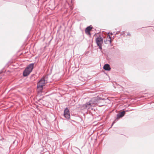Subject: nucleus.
<instances>
[{
    "instance_id": "0eeeda50",
    "label": "nucleus",
    "mask_w": 154,
    "mask_h": 154,
    "mask_svg": "<svg viewBox=\"0 0 154 154\" xmlns=\"http://www.w3.org/2000/svg\"><path fill=\"white\" fill-rule=\"evenodd\" d=\"M31 72L30 71L26 69H25L23 72V76L24 77H26L28 76Z\"/></svg>"
},
{
    "instance_id": "ddd939ff",
    "label": "nucleus",
    "mask_w": 154,
    "mask_h": 154,
    "mask_svg": "<svg viewBox=\"0 0 154 154\" xmlns=\"http://www.w3.org/2000/svg\"><path fill=\"white\" fill-rule=\"evenodd\" d=\"M120 31H117L116 34H115V35H117V34H119V33H120Z\"/></svg>"
},
{
    "instance_id": "2eb2a0df",
    "label": "nucleus",
    "mask_w": 154,
    "mask_h": 154,
    "mask_svg": "<svg viewBox=\"0 0 154 154\" xmlns=\"http://www.w3.org/2000/svg\"><path fill=\"white\" fill-rule=\"evenodd\" d=\"M127 35L130 36L131 34L129 32H128Z\"/></svg>"
},
{
    "instance_id": "4468645a",
    "label": "nucleus",
    "mask_w": 154,
    "mask_h": 154,
    "mask_svg": "<svg viewBox=\"0 0 154 154\" xmlns=\"http://www.w3.org/2000/svg\"><path fill=\"white\" fill-rule=\"evenodd\" d=\"M125 31H123L122 32L121 34V35H122L125 34Z\"/></svg>"
},
{
    "instance_id": "7ed1b4c3",
    "label": "nucleus",
    "mask_w": 154,
    "mask_h": 154,
    "mask_svg": "<svg viewBox=\"0 0 154 154\" xmlns=\"http://www.w3.org/2000/svg\"><path fill=\"white\" fill-rule=\"evenodd\" d=\"M95 40L97 45L99 47L100 50H101L102 49V45L103 43V38L99 35L95 39Z\"/></svg>"
},
{
    "instance_id": "20e7f679",
    "label": "nucleus",
    "mask_w": 154,
    "mask_h": 154,
    "mask_svg": "<svg viewBox=\"0 0 154 154\" xmlns=\"http://www.w3.org/2000/svg\"><path fill=\"white\" fill-rule=\"evenodd\" d=\"M63 115L64 117L67 119H69L70 118L69 111L68 108H66L64 110Z\"/></svg>"
},
{
    "instance_id": "9d476101",
    "label": "nucleus",
    "mask_w": 154,
    "mask_h": 154,
    "mask_svg": "<svg viewBox=\"0 0 154 154\" xmlns=\"http://www.w3.org/2000/svg\"><path fill=\"white\" fill-rule=\"evenodd\" d=\"M103 68L105 70L109 71L111 69L110 65L107 63L106 64L104 65Z\"/></svg>"
},
{
    "instance_id": "9b49d317",
    "label": "nucleus",
    "mask_w": 154,
    "mask_h": 154,
    "mask_svg": "<svg viewBox=\"0 0 154 154\" xmlns=\"http://www.w3.org/2000/svg\"><path fill=\"white\" fill-rule=\"evenodd\" d=\"M109 33H108V36H109V40H108V41L109 42V43L110 44H111V36H110V35H109Z\"/></svg>"
},
{
    "instance_id": "6ab92c4d",
    "label": "nucleus",
    "mask_w": 154,
    "mask_h": 154,
    "mask_svg": "<svg viewBox=\"0 0 154 154\" xmlns=\"http://www.w3.org/2000/svg\"><path fill=\"white\" fill-rule=\"evenodd\" d=\"M42 100V99H39V100H38V101H39L40 100Z\"/></svg>"
},
{
    "instance_id": "f03ea898",
    "label": "nucleus",
    "mask_w": 154,
    "mask_h": 154,
    "mask_svg": "<svg viewBox=\"0 0 154 154\" xmlns=\"http://www.w3.org/2000/svg\"><path fill=\"white\" fill-rule=\"evenodd\" d=\"M105 100L104 98L97 97L92 98L89 101L92 106H94L96 104L100 102L101 101L104 100Z\"/></svg>"
},
{
    "instance_id": "6e6552de",
    "label": "nucleus",
    "mask_w": 154,
    "mask_h": 154,
    "mask_svg": "<svg viewBox=\"0 0 154 154\" xmlns=\"http://www.w3.org/2000/svg\"><path fill=\"white\" fill-rule=\"evenodd\" d=\"M92 27L91 25L88 26L85 29V32L87 34L90 35L91 33L90 31L91 29H92Z\"/></svg>"
},
{
    "instance_id": "aec40b11",
    "label": "nucleus",
    "mask_w": 154,
    "mask_h": 154,
    "mask_svg": "<svg viewBox=\"0 0 154 154\" xmlns=\"http://www.w3.org/2000/svg\"><path fill=\"white\" fill-rule=\"evenodd\" d=\"M110 35H113L112 33V32L111 33H110Z\"/></svg>"
},
{
    "instance_id": "412c9836",
    "label": "nucleus",
    "mask_w": 154,
    "mask_h": 154,
    "mask_svg": "<svg viewBox=\"0 0 154 154\" xmlns=\"http://www.w3.org/2000/svg\"><path fill=\"white\" fill-rule=\"evenodd\" d=\"M113 125H112H112H111V127L110 128H111L112 126Z\"/></svg>"
},
{
    "instance_id": "423d86ee",
    "label": "nucleus",
    "mask_w": 154,
    "mask_h": 154,
    "mask_svg": "<svg viewBox=\"0 0 154 154\" xmlns=\"http://www.w3.org/2000/svg\"><path fill=\"white\" fill-rule=\"evenodd\" d=\"M34 63H31L28 65L25 69L28 70L31 72L32 71L34 68Z\"/></svg>"
},
{
    "instance_id": "f8f14e48",
    "label": "nucleus",
    "mask_w": 154,
    "mask_h": 154,
    "mask_svg": "<svg viewBox=\"0 0 154 154\" xmlns=\"http://www.w3.org/2000/svg\"><path fill=\"white\" fill-rule=\"evenodd\" d=\"M118 120H115V119L114 120V121L112 122V125H113L114 124H115L116 122Z\"/></svg>"
},
{
    "instance_id": "1a4fd4ad",
    "label": "nucleus",
    "mask_w": 154,
    "mask_h": 154,
    "mask_svg": "<svg viewBox=\"0 0 154 154\" xmlns=\"http://www.w3.org/2000/svg\"><path fill=\"white\" fill-rule=\"evenodd\" d=\"M83 106L85 109H89V108L91 106H92L89 101L88 102L86 103L85 104H84Z\"/></svg>"
},
{
    "instance_id": "f257e3e1",
    "label": "nucleus",
    "mask_w": 154,
    "mask_h": 154,
    "mask_svg": "<svg viewBox=\"0 0 154 154\" xmlns=\"http://www.w3.org/2000/svg\"><path fill=\"white\" fill-rule=\"evenodd\" d=\"M48 78V75L44 76L37 83V88L40 91L42 90L43 87L45 86V84L47 83Z\"/></svg>"
},
{
    "instance_id": "39448f33",
    "label": "nucleus",
    "mask_w": 154,
    "mask_h": 154,
    "mask_svg": "<svg viewBox=\"0 0 154 154\" xmlns=\"http://www.w3.org/2000/svg\"><path fill=\"white\" fill-rule=\"evenodd\" d=\"M125 111H123L118 113L117 114V117L115 119V120H118L119 119L122 118L123 117L125 116Z\"/></svg>"
},
{
    "instance_id": "a211bd4d",
    "label": "nucleus",
    "mask_w": 154,
    "mask_h": 154,
    "mask_svg": "<svg viewBox=\"0 0 154 154\" xmlns=\"http://www.w3.org/2000/svg\"><path fill=\"white\" fill-rule=\"evenodd\" d=\"M104 105V104H101L100 105H99L100 106H103Z\"/></svg>"
},
{
    "instance_id": "f3484780",
    "label": "nucleus",
    "mask_w": 154,
    "mask_h": 154,
    "mask_svg": "<svg viewBox=\"0 0 154 154\" xmlns=\"http://www.w3.org/2000/svg\"><path fill=\"white\" fill-rule=\"evenodd\" d=\"M3 71H0V74L2 73Z\"/></svg>"
},
{
    "instance_id": "dca6fc26",
    "label": "nucleus",
    "mask_w": 154,
    "mask_h": 154,
    "mask_svg": "<svg viewBox=\"0 0 154 154\" xmlns=\"http://www.w3.org/2000/svg\"><path fill=\"white\" fill-rule=\"evenodd\" d=\"M107 41V39L105 41V40H104V42L105 44H106L107 43H106V42Z\"/></svg>"
}]
</instances>
